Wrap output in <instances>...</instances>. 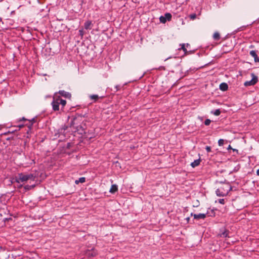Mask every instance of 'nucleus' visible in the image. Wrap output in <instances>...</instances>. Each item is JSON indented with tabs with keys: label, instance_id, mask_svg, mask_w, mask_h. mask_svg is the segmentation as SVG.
<instances>
[{
	"label": "nucleus",
	"instance_id": "f257e3e1",
	"mask_svg": "<svg viewBox=\"0 0 259 259\" xmlns=\"http://www.w3.org/2000/svg\"><path fill=\"white\" fill-rule=\"evenodd\" d=\"M232 189V188L229 183H224L216 190L215 194L218 196L224 197L227 195Z\"/></svg>",
	"mask_w": 259,
	"mask_h": 259
},
{
	"label": "nucleus",
	"instance_id": "f03ea898",
	"mask_svg": "<svg viewBox=\"0 0 259 259\" xmlns=\"http://www.w3.org/2000/svg\"><path fill=\"white\" fill-rule=\"evenodd\" d=\"M36 179V176L32 174H25L23 173L18 174L16 178L15 181L17 183L25 182L28 180L34 181Z\"/></svg>",
	"mask_w": 259,
	"mask_h": 259
},
{
	"label": "nucleus",
	"instance_id": "7ed1b4c3",
	"mask_svg": "<svg viewBox=\"0 0 259 259\" xmlns=\"http://www.w3.org/2000/svg\"><path fill=\"white\" fill-rule=\"evenodd\" d=\"M251 76L252 77L251 80L249 81H246L244 83V85L245 87L254 85L258 81V77L254 73H251Z\"/></svg>",
	"mask_w": 259,
	"mask_h": 259
},
{
	"label": "nucleus",
	"instance_id": "20e7f679",
	"mask_svg": "<svg viewBox=\"0 0 259 259\" xmlns=\"http://www.w3.org/2000/svg\"><path fill=\"white\" fill-rule=\"evenodd\" d=\"M36 122V117H33L31 120H28V122L26 124V126H27L28 127V130L26 132L27 134H30L31 133L32 125Z\"/></svg>",
	"mask_w": 259,
	"mask_h": 259
},
{
	"label": "nucleus",
	"instance_id": "39448f33",
	"mask_svg": "<svg viewBox=\"0 0 259 259\" xmlns=\"http://www.w3.org/2000/svg\"><path fill=\"white\" fill-rule=\"evenodd\" d=\"M59 103L57 101V95H55V97H54L53 100L52 102V108L54 111H58L59 110Z\"/></svg>",
	"mask_w": 259,
	"mask_h": 259
},
{
	"label": "nucleus",
	"instance_id": "423d86ee",
	"mask_svg": "<svg viewBox=\"0 0 259 259\" xmlns=\"http://www.w3.org/2000/svg\"><path fill=\"white\" fill-rule=\"evenodd\" d=\"M207 213H199V214H193L191 213V215H193L194 219L195 220L204 219L206 217Z\"/></svg>",
	"mask_w": 259,
	"mask_h": 259
},
{
	"label": "nucleus",
	"instance_id": "0eeeda50",
	"mask_svg": "<svg viewBox=\"0 0 259 259\" xmlns=\"http://www.w3.org/2000/svg\"><path fill=\"white\" fill-rule=\"evenodd\" d=\"M230 231L226 229L220 230V236L221 237L226 238L230 237L229 236Z\"/></svg>",
	"mask_w": 259,
	"mask_h": 259
},
{
	"label": "nucleus",
	"instance_id": "6e6552de",
	"mask_svg": "<svg viewBox=\"0 0 259 259\" xmlns=\"http://www.w3.org/2000/svg\"><path fill=\"white\" fill-rule=\"evenodd\" d=\"M58 94L61 96L64 97L66 98L70 99L71 97V95L70 93L66 92L64 90H60L58 92Z\"/></svg>",
	"mask_w": 259,
	"mask_h": 259
},
{
	"label": "nucleus",
	"instance_id": "1a4fd4ad",
	"mask_svg": "<svg viewBox=\"0 0 259 259\" xmlns=\"http://www.w3.org/2000/svg\"><path fill=\"white\" fill-rule=\"evenodd\" d=\"M57 101H58L59 104L61 105V108H63L65 105L66 104V101L62 99L59 96H57Z\"/></svg>",
	"mask_w": 259,
	"mask_h": 259
},
{
	"label": "nucleus",
	"instance_id": "9d476101",
	"mask_svg": "<svg viewBox=\"0 0 259 259\" xmlns=\"http://www.w3.org/2000/svg\"><path fill=\"white\" fill-rule=\"evenodd\" d=\"M220 89L222 91H226L228 89V85L226 82H222L220 84Z\"/></svg>",
	"mask_w": 259,
	"mask_h": 259
},
{
	"label": "nucleus",
	"instance_id": "9b49d317",
	"mask_svg": "<svg viewBox=\"0 0 259 259\" xmlns=\"http://www.w3.org/2000/svg\"><path fill=\"white\" fill-rule=\"evenodd\" d=\"M93 25L92 22L91 20H88L85 22L84 24V27L85 29H91Z\"/></svg>",
	"mask_w": 259,
	"mask_h": 259
},
{
	"label": "nucleus",
	"instance_id": "f8f14e48",
	"mask_svg": "<svg viewBox=\"0 0 259 259\" xmlns=\"http://www.w3.org/2000/svg\"><path fill=\"white\" fill-rule=\"evenodd\" d=\"M118 190V187L116 185H112L110 188L109 192L111 193H115Z\"/></svg>",
	"mask_w": 259,
	"mask_h": 259
},
{
	"label": "nucleus",
	"instance_id": "ddd939ff",
	"mask_svg": "<svg viewBox=\"0 0 259 259\" xmlns=\"http://www.w3.org/2000/svg\"><path fill=\"white\" fill-rule=\"evenodd\" d=\"M200 162V159L195 160L193 162L191 163V165L192 167H195L197 166H198Z\"/></svg>",
	"mask_w": 259,
	"mask_h": 259
},
{
	"label": "nucleus",
	"instance_id": "4468645a",
	"mask_svg": "<svg viewBox=\"0 0 259 259\" xmlns=\"http://www.w3.org/2000/svg\"><path fill=\"white\" fill-rule=\"evenodd\" d=\"M85 182V178L84 177H81L79 178L78 180H76L75 181V183L77 185L79 183H83Z\"/></svg>",
	"mask_w": 259,
	"mask_h": 259
},
{
	"label": "nucleus",
	"instance_id": "2eb2a0df",
	"mask_svg": "<svg viewBox=\"0 0 259 259\" xmlns=\"http://www.w3.org/2000/svg\"><path fill=\"white\" fill-rule=\"evenodd\" d=\"M89 97L91 100H94V102H97L99 98V97L97 95H91Z\"/></svg>",
	"mask_w": 259,
	"mask_h": 259
},
{
	"label": "nucleus",
	"instance_id": "dca6fc26",
	"mask_svg": "<svg viewBox=\"0 0 259 259\" xmlns=\"http://www.w3.org/2000/svg\"><path fill=\"white\" fill-rule=\"evenodd\" d=\"M165 18V20L166 21H170L171 19V17H172V15L170 13H166L164 14V15Z\"/></svg>",
	"mask_w": 259,
	"mask_h": 259
},
{
	"label": "nucleus",
	"instance_id": "f3484780",
	"mask_svg": "<svg viewBox=\"0 0 259 259\" xmlns=\"http://www.w3.org/2000/svg\"><path fill=\"white\" fill-rule=\"evenodd\" d=\"M213 38L215 40H218L220 38V35L218 32H215L213 35Z\"/></svg>",
	"mask_w": 259,
	"mask_h": 259
},
{
	"label": "nucleus",
	"instance_id": "a211bd4d",
	"mask_svg": "<svg viewBox=\"0 0 259 259\" xmlns=\"http://www.w3.org/2000/svg\"><path fill=\"white\" fill-rule=\"evenodd\" d=\"M67 128H68V126L64 125L58 130L59 133H62L65 131H66Z\"/></svg>",
	"mask_w": 259,
	"mask_h": 259
},
{
	"label": "nucleus",
	"instance_id": "6ab92c4d",
	"mask_svg": "<svg viewBox=\"0 0 259 259\" xmlns=\"http://www.w3.org/2000/svg\"><path fill=\"white\" fill-rule=\"evenodd\" d=\"M211 113L215 116H219L221 114V111H220V109H218L215 110L214 111H212L211 112Z\"/></svg>",
	"mask_w": 259,
	"mask_h": 259
},
{
	"label": "nucleus",
	"instance_id": "aec40b11",
	"mask_svg": "<svg viewBox=\"0 0 259 259\" xmlns=\"http://www.w3.org/2000/svg\"><path fill=\"white\" fill-rule=\"evenodd\" d=\"M181 45V49L184 51L185 54H189L188 51L187 50L186 48H185V44H183Z\"/></svg>",
	"mask_w": 259,
	"mask_h": 259
},
{
	"label": "nucleus",
	"instance_id": "412c9836",
	"mask_svg": "<svg viewBox=\"0 0 259 259\" xmlns=\"http://www.w3.org/2000/svg\"><path fill=\"white\" fill-rule=\"evenodd\" d=\"M34 187H35V185H27L24 186V189L26 190H29L31 189L32 188H34Z\"/></svg>",
	"mask_w": 259,
	"mask_h": 259
},
{
	"label": "nucleus",
	"instance_id": "4be33fe9",
	"mask_svg": "<svg viewBox=\"0 0 259 259\" xmlns=\"http://www.w3.org/2000/svg\"><path fill=\"white\" fill-rule=\"evenodd\" d=\"M249 54L254 58L257 56L255 51L254 50L250 51Z\"/></svg>",
	"mask_w": 259,
	"mask_h": 259
},
{
	"label": "nucleus",
	"instance_id": "5701e85b",
	"mask_svg": "<svg viewBox=\"0 0 259 259\" xmlns=\"http://www.w3.org/2000/svg\"><path fill=\"white\" fill-rule=\"evenodd\" d=\"M160 22L162 23H165L166 22L164 16H161L159 18Z\"/></svg>",
	"mask_w": 259,
	"mask_h": 259
},
{
	"label": "nucleus",
	"instance_id": "b1692460",
	"mask_svg": "<svg viewBox=\"0 0 259 259\" xmlns=\"http://www.w3.org/2000/svg\"><path fill=\"white\" fill-rule=\"evenodd\" d=\"M84 34V31H83V29H81L79 30V34L81 36V38L83 37Z\"/></svg>",
	"mask_w": 259,
	"mask_h": 259
},
{
	"label": "nucleus",
	"instance_id": "393cba45",
	"mask_svg": "<svg viewBox=\"0 0 259 259\" xmlns=\"http://www.w3.org/2000/svg\"><path fill=\"white\" fill-rule=\"evenodd\" d=\"M211 122V120L209 119H206L204 121L205 125H209Z\"/></svg>",
	"mask_w": 259,
	"mask_h": 259
},
{
	"label": "nucleus",
	"instance_id": "a878e982",
	"mask_svg": "<svg viewBox=\"0 0 259 259\" xmlns=\"http://www.w3.org/2000/svg\"><path fill=\"white\" fill-rule=\"evenodd\" d=\"M224 141L223 139H220L219 141H218V144L219 146H223V144H224Z\"/></svg>",
	"mask_w": 259,
	"mask_h": 259
},
{
	"label": "nucleus",
	"instance_id": "bb28decb",
	"mask_svg": "<svg viewBox=\"0 0 259 259\" xmlns=\"http://www.w3.org/2000/svg\"><path fill=\"white\" fill-rule=\"evenodd\" d=\"M218 202L222 204H224L225 203V200L224 199H223V198L219 199H218Z\"/></svg>",
	"mask_w": 259,
	"mask_h": 259
},
{
	"label": "nucleus",
	"instance_id": "cd10ccee",
	"mask_svg": "<svg viewBox=\"0 0 259 259\" xmlns=\"http://www.w3.org/2000/svg\"><path fill=\"white\" fill-rule=\"evenodd\" d=\"M115 88L116 90H115V91L114 92H116L119 91L121 88V87L120 85H116L115 87Z\"/></svg>",
	"mask_w": 259,
	"mask_h": 259
},
{
	"label": "nucleus",
	"instance_id": "c85d7f7f",
	"mask_svg": "<svg viewBox=\"0 0 259 259\" xmlns=\"http://www.w3.org/2000/svg\"><path fill=\"white\" fill-rule=\"evenodd\" d=\"M205 149L208 153L211 151V147L210 146H206Z\"/></svg>",
	"mask_w": 259,
	"mask_h": 259
},
{
	"label": "nucleus",
	"instance_id": "c756f323",
	"mask_svg": "<svg viewBox=\"0 0 259 259\" xmlns=\"http://www.w3.org/2000/svg\"><path fill=\"white\" fill-rule=\"evenodd\" d=\"M28 120L29 119H27L26 118H25V117H22L21 118H20L19 119V121H28Z\"/></svg>",
	"mask_w": 259,
	"mask_h": 259
},
{
	"label": "nucleus",
	"instance_id": "7c9ffc66",
	"mask_svg": "<svg viewBox=\"0 0 259 259\" xmlns=\"http://www.w3.org/2000/svg\"><path fill=\"white\" fill-rule=\"evenodd\" d=\"M76 119L75 117H73L71 123H70V126H73L74 124V120Z\"/></svg>",
	"mask_w": 259,
	"mask_h": 259
},
{
	"label": "nucleus",
	"instance_id": "2f4dec72",
	"mask_svg": "<svg viewBox=\"0 0 259 259\" xmlns=\"http://www.w3.org/2000/svg\"><path fill=\"white\" fill-rule=\"evenodd\" d=\"M10 220H12V219L11 218H4L3 219V221L5 223H6V222L9 221Z\"/></svg>",
	"mask_w": 259,
	"mask_h": 259
},
{
	"label": "nucleus",
	"instance_id": "473e14b6",
	"mask_svg": "<svg viewBox=\"0 0 259 259\" xmlns=\"http://www.w3.org/2000/svg\"><path fill=\"white\" fill-rule=\"evenodd\" d=\"M254 61L255 62H259V58L258 57V56H256L254 58Z\"/></svg>",
	"mask_w": 259,
	"mask_h": 259
},
{
	"label": "nucleus",
	"instance_id": "72a5a7b5",
	"mask_svg": "<svg viewBox=\"0 0 259 259\" xmlns=\"http://www.w3.org/2000/svg\"><path fill=\"white\" fill-rule=\"evenodd\" d=\"M26 125V124H18L17 125V126L19 128H22L23 127H24V126Z\"/></svg>",
	"mask_w": 259,
	"mask_h": 259
},
{
	"label": "nucleus",
	"instance_id": "f704fd0d",
	"mask_svg": "<svg viewBox=\"0 0 259 259\" xmlns=\"http://www.w3.org/2000/svg\"><path fill=\"white\" fill-rule=\"evenodd\" d=\"M196 16L195 14H192L190 15V18L192 19H194L196 18Z\"/></svg>",
	"mask_w": 259,
	"mask_h": 259
},
{
	"label": "nucleus",
	"instance_id": "c9c22d12",
	"mask_svg": "<svg viewBox=\"0 0 259 259\" xmlns=\"http://www.w3.org/2000/svg\"><path fill=\"white\" fill-rule=\"evenodd\" d=\"M256 175L259 176V169L256 170Z\"/></svg>",
	"mask_w": 259,
	"mask_h": 259
},
{
	"label": "nucleus",
	"instance_id": "e433bc0d",
	"mask_svg": "<svg viewBox=\"0 0 259 259\" xmlns=\"http://www.w3.org/2000/svg\"><path fill=\"white\" fill-rule=\"evenodd\" d=\"M186 220H187V222H188L189 221V220H190V218H187L186 219Z\"/></svg>",
	"mask_w": 259,
	"mask_h": 259
},
{
	"label": "nucleus",
	"instance_id": "4c0bfd02",
	"mask_svg": "<svg viewBox=\"0 0 259 259\" xmlns=\"http://www.w3.org/2000/svg\"><path fill=\"white\" fill-rule=\"evenodd\" d=\"M186 46H187V47H188L189 46H190V45H189V44H186Z\"/></svg>",
	"mask_w": 259,
	"mask_h": 259
},
{
	"label": "nucleus",
	"instance_id": "58836bf2",
	"mask_svg": "<svg viewBox=\"0 0 259 259\" xmlns=\"http://www.w3.org/2000/svg\"><path fill=\"white\" fill-rule=\"evenodd\" d=\"M228 149H232V148H231L230 145H229Z\"/></svg>",
	"mask_w": 259,
	"mask_h": 259
},
{
	"label": "nucleus",
	"instance_id": "ea45409f",
	"mask_svg": "<svg viewBox=\"0 0 259 259\" xmlns=\"http://www.w3.org/2000/svg\"><path fill=\"white\" fill-rule=\"evenodd\" d=\"M233 151H236L237 152L238 151V150H237V149H233Z\"/></svg>",
	"mask_w": 259,
	"mask_h": 259
},
{
	"label": "nucleus",
	"instance_id": "a19ab883",
	"mask_svg": "<svg viewBox=\"0 0 259 259\" xmlns=\"http://www.w3.org/2000/svg\"><path fill=\"white\" fill-rule=\"evenodd\" d=\"M22 186V185H20L19 186V188H21Z\"/></svg>",
	"mask_w": 259,
	"mask_h": 259
},
{
	"label": "nucleus",
	"instance_id": "79ce46f5",
	"mask_svg": "<svg viewBox=\"0 0 259 259\" xmlns=\"http://www.w3.org/2000/svg\"><path fill=\"white\" fill-rule=\"evenodd\" d=\"M250 48H253V46L251 45V46H250Z\"/></svg>",
	"mask_w": 259,
	"mask_h": 259
}]
</instances>
